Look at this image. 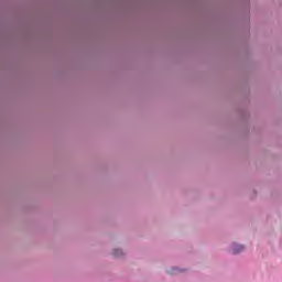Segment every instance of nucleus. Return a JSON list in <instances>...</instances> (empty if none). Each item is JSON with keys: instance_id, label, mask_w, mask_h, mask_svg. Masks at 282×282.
I'll use <instances>...</instances> for the list:
<instances>
[{"instance_id": "3", "label": "nucleus", "mask_w": 282, "mask_h": 282, "mask_svg": "<svg viewBox=\"0 0 282 282\" xmlns=\"http://www.w3.org/2000/svg\"><path fill=\"white\" fill-rule=\"evenodd\" d=\"M173 270H177V268H173Z\"/></svg>"}, {"instance_id": "2", "label": "nucleus", "mask_w": 282, "mask_h": 282, "mask_svg": "<svg viewBox=\"0 0 282 282\" xmlns=\"http://www.w3.org/2000/svg\"><path fill=\"white\" fill-rule=\"evenodd\" d=\"M113 254H115V257H122V254H123L122 249H115Z\"/></svg>"}, {"instance_id": "1", "label": "nucleus", "mask_w": 282, "mask_h": 282, "mask_svg": "<svg viewBox=\"0 0 282 282\" xmlns=\"http://www.w3.org/2000/svg\"><path fill=\"white\" fill-rule=\"evenodd\" d=\"M230 252H232V254H239V252H243L245 247L242 245H238V243H231L230 246Z\"/></svg>"}]
</instances>
